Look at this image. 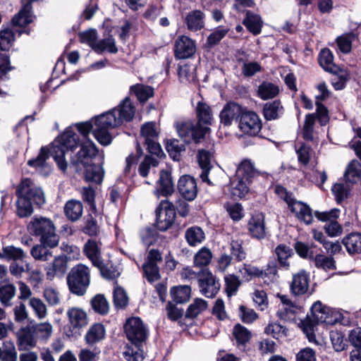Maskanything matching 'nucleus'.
Returning a JSON list of instances; mask_svg holds the SVG:
<instances>
[{"mask_svg":"<svg viewBox=\"0 0 361 361\" xmlns=\"http://www.w3.org/2000/svg\"><path fill=\"white\" fill-rule=\"evenodd\" d=\"M135 115V106L130 99L126 97L114 109L102 114L91 120L75 124L77 130L86 139L92 132L95 139L102 145H109L112 141L109 133L111 129L121 126L123 122H128Z\"/></svg>","mask_w":361,"mask_h":361,"instance_id":"nucleus-1","label":"nucleus"},{"mask_svg":"<svg viewBox=\"0 0 361 361\" xmlns=\"http://www.w3.org/2000/svg\"><path fill=\"white\" fill-rule=\"evenodd\" d=\"M79 144V136L72 126L68 127L65 131L57 137L49 147H42L38 156L28 161L27 164L35 168H42L49 155L54 159L59 169L66 172L68 163L65 158L66 153L73 149Z\"/></svg>","mask_w":361,"mask_h":361,"instance_id":"nucleus-2","label":"nucleus"},{"mask_svg":"<svg viewBox=\"0 0 361 361\" xmlns=\"http://www.w3.org/2000/svg\"><path fill=\"white\" fill-rule=\"evenodd\" d=\"M98 152L96 145L89 139L85 140L81 142L80 149L71 156L69 166L78 173L85 171L87 182L100 184L104 178V169L100 165L92 163Z\"/></svg>","mask_w":361,"mask_h":361,"instance_id":"nucleus-3","label":"nucleus"},{"mask_svg":"<svg viewBox=\"0 0 361 361\" xmlns=\"http://www.w3.org/2000/svg\"><path fill=\"white\" fill-rule=\"evenodd\" d=\"M18 200L16 213L20 218L28 217L33 213V204L41 207L45 203V196L42 188L30 178L21 180L16 190Z\"/></svg>","mask_w":361,"mask_h":361,"instance_id":"nucleus-4","label":"nucleus"},{"mask_svg":"<svg viewBox=\"0 0 361 361\" xmlns=\"http://www.w3.org/2000/svg\"><path fill=\"white\" fill-rule=\"evenodd\" d=\"M124 330L128 339L135 345L136 350L128 348L124 353L128 361H139L142 359L139 353L140 346L145 341L148 336V330L139 317H131L127 319Z\"/></svg>","mask_w":361,"mask_h":361,"instance_id":"nucleus-5","label":"nucleus"},{"mask_svg":"<svg viewBox=\"0 0 361 361\" xmlns=\"http://www.w3.org/2000/svg\"><path fill=\"white\" fill-rule=\"evenodd\" d=\"M27 230L32 235L39 237L44 245L53 248L59 244V237L56 233V227L49 219L34 216L27 225Z\"/></svg>","mask_w":361,"mask_h":361,"instance_id":"nucleus-6","label":"nucleus"},{"mask_svg":"<svg viewBox=\"0 0 361 361\" xmlns=\"http://www.w3.org/2000/svg\"><path fill=\"white\" fill-rule=\"evenodd\" d=\"M258 175L253 164L250 160H243L238 166L236 177L231 180V194L233 198H242L249 191V185Z\"/></svg>","mask_w":361,"mask_h":361,"instance_id":"nucleus-7","label":"nucleus"},{"mask_svg":"<svg viewBox=\"0 0 361 361\" xmlns=\"http://www.w3.org/2000/svg\"><path fill=\"white\" fill-rule=\"evenodd\" d=\"M90 269L79 264L73 267L67 276V284L70 291L77 295H83L90 285Z\"/></svg>","mask_w":361,"mask_h":361,"instance_id":"nucleus-8","label":"nucleus"},{"mask_svg":"<svg viewBox=\"0 0 361 361\" xmlns=\"http://www.w3.org/2000/svg\"><path fill=\"white\" fill-rule=\"evenodd\" d=\"M175 126L178 135L185 143L188 144L192 142H199L201 139L204 138L207 131L209 130L208 127L190 120L177 122Z\"/></svg>","mask_w":361,"mask_h":361,"instance_id":"nucleus-9","label":"nucleus"},{"mask_svg":"<svg viewBox=\"0 0 361 361\" xmlns=\"http://www.w3.org/2000/svg\"><path fill=\"white\" fill-rule=\"evenodd\" d=\"M176 212L173 204L168 200H161L156 210V225L161 231H165L173 224Z\"/></svg>","mask_w":361,"mask_h":361,"instance_id":"nucleus-10","label":"nucleus"},{"mask_svg":"<svg viewBox=\"0 0 361 361\" xmlns=\"http://www.w3.org/2000/svg\"><path fill=\"white\" fill-rule=\"evenodd\" d=\"M197 281L201 293L207 298L214 297L220 289L219 280L207 268L199 271Z\"/></svg>","mask_w":361,"mask_h":361,"instance_id":"nucleus-11","label":"nucleus"},{"mask_svg":"<svg viewBox=\"0 0 361 361\" xmlns=\"http://www.w3.org/2000/svg\"><path fill=\"white\" fill-rule=\"evenodd\" d=\"M262 126V121L255 112L243 109L238 120V127L244 134L256 136Z\"/></svg>","mask_w":361,"mask_h":361,"instance_id":"nucleus-12","label":"nucleus"},{"mask_svg":"<svg viewBox=\"0 0 361 361\" xmlns=\"http://www.w3.org/2000/svg\"><path fill=\"white\" fill-rule=\"evenodd\" d=\"M310 274L305 270H300L293 275L290 285V292L295 296L311 295L310 291Z\"/></svg>","mask_w":361,"mask_h":361,"instance_id":"nucleus-13","label":"nucleus"},{"mask_svg":"<svg viewBox=\"0 0 361 361\" xmlns=\"http://www.w3.org/2000/svg\"><path fill=\"white\" fill-rule=\"evenodd\" d=\"M68 258L64 255L55 257L44 268L47 279L52 281L55 277H63L68 270Z\"/></svg>","mask_w":361,"mask_h":361,"instance_id":"nucleus-14","label":"nucleus"},{"mask_svg":"<svg viewBox=\"0 0 361 361\" xmlns=\"http://www.w3.org/2000/svg\"><path fill=\"white\" fill-rule=\"evenodd\" d=\"M196 51L195 43L187 36L178 37L175 42V56L180 59L191 57Z\"/></svg>","mask_w":361,"mask_h":361,"instance_id":"nucleus-15","label":"nucleus"},{"mask_svg":"<svg viewBox=\"0 0 361 361\" xmlns=\"http://www.w3.org/2000/svg\"><path fill=\"white\" fill-rule=\"evenodd\" d=\"M178 190L181 196L188 201L193 200L197 194L195 178L189 175L182 176L178 181Z\"/></svg>","mask_w":361,"mask_h":361,"instance_id":"nucleus-16","label":"nucleus"},{"mask_svg":"<svg viewBox=\"0 0 361 361\" xmlns=\"http://www.w3.org/2000/svg\"><path fill=\"white\" fill-rule=\"evenodd\" d=\"M12 23V28L7 27L0 30V50H9L15 41L16 34L20 36L25 32L23 29L20 28L25 25L20 26L15 25L13 22Z\"/></svg>","mask_w":361,"mask_h":361,"instance_id":"nucleus-17","label":"nucleus"},{"mask_svg":"<svg viewBox=\"0 0 361 361\" xmlns=\"http://www.w3.org/2000/svg\"><path fill=\"white\" fill-rule=\"evenodd\" d=\"M243 109L235 102H228L219 114L221 123L225 126H230L235 118H240Z\"/></svg>","mask_w":361,"mask_h":361,"instance_id":"nucleus-18","label":"nucleus"},{"mask_svg":"<svg viewBox=\"0 0 361 361\" xmlns=\"http://www.w3.org/2000/svg\"><path fill=\"white\" fill-rule=\"evenodd\" d=\"M37 342L32 326L23 327L18 331L17 344L19 350H25L34 348Z\"/></svg>","mask_w":361,"mask_h":361,"instance_id":"nucleus-19","label":"nucleus"},{"mask_svg":"<svg viewBox=\"0 0 361 361\" xmlns=\"http://www.w3.org/2000/svg\"><path fill=\"white\" fill-rule=\"evenodd\" d=\"M158 183L159 186L155 190V195L158 198L161 196L166 197L174 192V183L171 173L168 171H161Z\"/></svg>","mask_w":361,"mask_h":361,"instance_id":"nucleus-20","label":"nucleus"},{"mask_svg":"<svg viewBox=\"0 0 361 361\" xmlns=\"http://www.w3.org/2000/svg\"><path fill=\"white\" fill-rule=\"evenodd\" d=\"M280 300L281 304L279 307L277 316L283 320L293 319L300 308V306L293 303L286 295H281Z\"/></svg>","mask_w":361,"mask_h":361,"instance_id":"nucleus-21","label":"nucleus"},{"mask_svg":"<svg viewBox=\"0 0 361 361\" xmlns=\"http://www.w3.org/2000/svg\"><path fill=\"white\" fill-rule=\"evenodd\" d=\"M212 154L211 152L204 149L199 150L197 154V161L202 170L200 177L202 182H205L208 185H214L208 178L209 173L212 168Z\"/></svg>","mask_w":361,"mask_h":361,"instance_id":"nucleus-22","label":"nucleus"},{"mask_svg":"<svg viewBox=\"0 0 361 361\" xmlns=\"http://www.w3.org/2000/svg\"><path fill=\"white\" fill-rule=\"evenodd\" d=\"M205 15L200 10H193L188 13L184 18V23L188 30L197 32L204 27Z\"/></svg>","mask_w":361,"mask_h":361,"instance_id":"nucleus-23","label":"nucleus"},{"mask_svg":"<svg viewBox=\"0 0 361 361\" xmlns=\"http://www.w3.org/2000/svg\"><path fill=\"white\" fill-rule=\"evenodd\" d=\"M71 328L73 330H79L85 326L87 322L86 312L79 307H71L67 311Z\"/></svg>","mask_w":361,"mask_h":361,"instance_id":"nucleus-24","label":"nucleus"},{"mask_svg":"<svg viewBox=\"0 0 361 361\" xmlns=\"http://www.w3.org/2000/svg\"><path fill=\"white\" fill-rule=\"evenodd\" d=\"M288 208L291 212L294 213L298 219L306 224H310L312 222L313 216L311 208L306 204L294 200Z\"/></svg>","mask_w":361,"mask_h":361,"instance_id":"nucleus-25","label":"nucleus"},{"mask_svg":"<svg viewBox=\"0 0 361 361\" xmlns=\"http://www.w3.org/2000/svg\"><path fill=\"white\" fill-rule=\"evenodd\" d=\"M247 226L248 231L253 238L262 239L265 237V225L262 214H257L252 216Z\"/></svg>","mask_w":361,"mask_h":361,"instance_id":"nucleus-26","label":"nucleus"},{"mask_svg":"<svg viewBox=\"0 0 361 361\" xmlns=\"http://www.w3.org/2000/svg\"><path fill=\"white\" fill-rule=\"evenodd\" d=\"M342 244L350 255L361 253V233L352 232L342 239Z\"/></svg>","mask_w":361,"mask_h":361,"instance_id":"nucleus-27","label":"nucleus"},{"mask_svg":"<svg viewBox=\"0 0 361 361\" xmlns=\"http://www.w3.org/2000/svg\"><path fill=\"white\" fill-rule=\"evenodd\" d=\"M283 113L284 109L280 100L268 102L264 105L263 115L267 121L278 119L283 116Z\"/></svg>","mask_w":361,"mask_h":361,"instance_id":"nucleus-28","label":"nucleus"},{"mask_svg":"<svg viewBox=\"0 0 361 361\" xmlns=\"http://www.w3.org/2000/svg\"><path fill=\"white\" fill-rule=\"evenodd\" d=\"M83 252L92 264H99L101 259V247L94 239H89L84 245Z\"/></svg>","mask_w":361,"mask_h":361,"instance_id":"nucleus-29","label":"nucleus"},{"mask_svg":"<svg viewBox=\"0 0 361 361\" xmlns=\"http://www.w3.org/2000/svg\"><path fill=\"white\" fill-rule=\"evenodd\" d=\"M105 333L106 331L103 324H94L87 331L85 340L89 345H93L104 338Z\"/></svg>","mask_w":361,"mask_h":361,"instance_id":"nucleus-30","label":"nucleus"},{"mask_svg":"<svg viewBox=\"0 0 361 361\" xmlns=\"http://www.w3.org/2000/svg\"><path fill=\"white\" fill-rule=\"evenodd\" d=\"M243 24L253 35H257L261 32L262 21L259 16L251 11H247Z\"/></svg>","mask_w":361,"mask_h":361,"instance_id":"nucleus-31","label":"nucleus"},{"mask_svg":"<svg viewBox=\"0 0 361 361\" xmlns=\"http://www.w3.org/2000/svg\"><path fill=\"white\" fill-rule=\"evenodd\" d=\"M185 238L189 245L196 246L204 240L205 234L200 227L194 226L185 231Z\"/></svg>","mask_w":361,"mask_h":361,"instance_id":"nucleus-32","label":"nucleus"},{"mask_svg":"<svg viewBox=\"0 0 361 361\" xmlns=\"http://www.w3.org/2000/svg\"><path fill=\"white\" fill-rule=\"evenodd\" d=\"M319 63L322 68L327 72H336L338 66L334 63V55L327 48L323 49L319 54Z\"/></svg>","mask_w":361,"mask_h":361,"instance_id":"nucleus-33","label":"nucleus"},{"mask_svg":"<svg viewBox=\"0 0 361 361\" xmlns=\"http://www.w3.org/2000/svg\"><path fill=\"white\" fill-rule=\"evenodd\" d=\"M83 207L80 202L69 200L64 207L66 217L72 221H77L82 214Z\"/></svg>","mask_w":361,"mask_h":361,"instance_id":"nucleus-34","label":"nucleus"},{"mask_svg":"<svg viewBox=\"0 0 361 361\" xmlns=\"http://www.w3.org/2000/svg\"><path fill=\"white\" fill-rule=\"evenodd\" d=\"M94 267L99 269L102 276L106 279H116L120 275L118 267L111 261L104 262L100 260L99 264H95Z\"/></svg>","mask_w":361,"mask_h":361,"instance_id":"nucleus-35","label":"nucleus"},{"mask_svg":"<svg viewBox=\"0 0 361 361\" xmlns=\"http://www.w3.org/2000/svg\"><path fill=\"white\" fill-rule=\"evenodd\" d=\"M18 353L13 341L8 340L0 347V361H17Z\"/></svg>","mask_w":361,"mask_h":361,"instance_id":"nucleus-36","label":"nucleus"},{"mask_svg":"<svg viewBox=\"0 0 361 361\" xmlns=\"http://www.w3.org/2000/svg\"><path fill=\"white\" fill-rule=\"evenodd\" d=\"M196 114L197 117V123L200 125L211 124L212 114L210 106L204 102H199L196 106Z\"/></svg>","mask_w":361,"mask_h":361,"instance_id":"nucleus-37","label":"nucleus"},{"mask_svg":"<svg viewBox=\"0 0 361 361\" xmlns=\"http://www.w3.org/2000/svg\"><path fill=\"white\" fill-rule=\"evenodd\" d=\"M361 176V164L357 160L352 161L348 166L344 173L346 182L355 183L358 181Z\"/></svg>","mask_w":361,"mask_h":361,"instance_id":"nucleus-38","label":"nucleus"},{"mask_svg":"<svg viewBox=\"0 0 361 361\" xmlns=\"http://www.w3.org/2000/svg\"><path fill=\"white\" fill-rule=\"evenodd\" d=\"M279 92V87L270 82H263L257 90V95L264 100L275 97Z\"/></svg>","mask_w":361,"mask_h":361,"instance_id":"nucleus-39","label":"nucleus"},{"mask_svg":"<svg viewBox=\"0 0 361 361\" xmlns=\"http://www.w3.org/2000/svg\"><path fill=\"white\" fill-rule=\"evenodd\" d=\"M333 75L331 78L332 86L336 90H341L345 88L349 79V74L346 70L338 68L336 72H331Z\"/></svg>","mask_w":361,"mask_h":361,"instance_id":"nucleus-40","label":"nucleus"},{"mask_svg":"<svg viewBox=\"0 0 361 361\" xmlns=\"http://www.w3.org/2000/svg\"><path fill=\"white\" fill-rule=\"evenodd\" d=\"M16 287L11 283H0V302L5 307L12 305L11 300L16 295Z\"/></svg>","mask_w":361,"mask_h":361,"instance_id":"nucleus-41","label":"nucleus"},{"mask_svg":"<svg viewBox=\"0 0 361 361\" xmlns=\"http://www.w3.org/2000/svg\"><path fill=\"white\" fill-rule=\"evenodd\" d=\"M130 91L135 94L140 102H145L154 94V89L142 84H136L130 87Z\"/></svg>","mask_w":361,"mask_h":361,"instance_id":"nucleus-42","label":"nucleus"},{"mask_svg":"<svg viewBox=\"0 0 361 361\" xmlns=\"http://www.w3.org/2000/svg\"><path fill=\"white\" fill-rule=\"evenodd\" d=\"M191 289L188 286L173 287L171 290V295L176 303H184L189 300Z\"/></svg>","mask_w":361,"mask_h":361,"instance_id":"nucleus-43","label":"nucleus"},{"mask_svg":"<svg viewBox=\"0 0 361 361\" xmlns=\"http://www.w3.org/2000/svg\"><path fill=\"white\" fill-rule=\"evenodd\" d=\"M314 263L317 269L326 271L335 270L336 269V262L332 257L326 256L322 254H317L314 258Z\"/></svg>","mask_w":361,"mask_h":361,"instance_id":"nucleus-44","label":"nucleus"},{"mask_svg":"<svg viewBox=\"0 0 361 361\" xmlns=\"http://www.w3.org/2000/svg\"><path fill=\"white\" fill-rule=\"evenodd\" d=\"M47 247L49 246L41 245H36L33 246L30 250L32 257L38 261L47 262L52 257V252Z\"/></svg>","mask_w":361,"mask_h":361,"instance_id":"nucleus-45","label":"nucleus"},{"mask_svg":"<svg viewBox=\"0 0 361 361\" xmlns=\"http://www.w3.org/2000/svg\"><path fill=\"white\" fill-rule=\"evenodd\" d=\"M37 341H47L52 334V326L48 322H44L32 326Z\"/></svg>","mask_w":361,"mask_h":361,"instance_id":"nucleus-46","label":"nucleus"},{"mask_svg":"<svg viewBox=\"0 0 361 361\" xmlns=\"http://www.w3.org/2000/svg\"><path fill=\"white\" fill-rule=\"evenodd\" d=\"M94 51L98 54H102L104 51H107L111 54H116L118 51V49L116 46L115 39L112 37H110L97 41Z\"/></svg>","mask_w":361,"mask_h":361,"instance_id":"nucleus-47","label":"nucleus"},{"mask_svg":"<svg viewBox=\"0 0 361 361\" xmlns=\"http://www.w3.org/2000/svg\"><path fill=\"white\" fill-rule=\"evenodd\" d=\"M113 302L116 309H123L128 304V296L126 290L120 286H116L113 292Z\"/></svg>","mask_w":361,"mask_h":361,"instance_id":"nucleus-48","label":"nucleus"},{"mask_svg":"<svg viewBox=\"0 0 361 361\" xmlns=\"http://www.w3.org/2000/svg\"><path fill=\"white\" fill-rule=\"evenodd\" d=\"M179 80L183 83L195 81V68L193 66L184 64L180 66L178 70Z\"/></svg>","mask_w":361,"mask_h":361,"instance_id":"nucleus-49","label":"nucleus"},{"mask_svg":"<svg viewBox=\"0 0 361 361\" xmlns=\"http://www.w3.org/2000/svg\"><path fill=\"white\" fill-rule=\"evenodd\" d=\"M229 28L224 26L216 27L207 37V44L209 47H212L218 44L221 40L227 35Z\"/></svg>","mask_w":361,"mask_h":361,"instance_id":"nucleus-50","label":"nucleus"},{"mask_svg":"<svg viewBox=\"0 0 361 361\" xmlns=\"http://www.w3.org/2000/svg\"><path fill=\"white\" fill-rule=\"evenodd\" d=\"M233 334L238 345H244L251 338V332L240 324L234 326Z\"/></svg>","mask_w":361,"mask_h":361,"instance_id":"nucleus-51","label":"nucleus"},{"mask_svg":"<svg viewBox=\"0 0 361 361\" xmlns=\"http://www.w3.org/2000/svg\"><path fill=\"white\" fill-rule=\"evenodd\" d=\"M207 302L201 298H197L190 304L185 312V317L188 318H195L202 311L207 309Z\"/></svg>","mask_w":361,"mask_h":361,"instance_id":"nucleus-52","label":"nucleus"},{"mask_svg":"<svg viewBox=\"0 0 361 361\" xmlns=\"http://www.w3.org/2000/svg\"><path fill=\"white\" fill-rule=\"evenodd\" d=\"M212 258V253L209 249L204 247L201 248L194 257V264L196 267L207 266Z\"/></svg>","mask_w":361,"mask_h":361,"instance_id":"nucleus-53","label":"nucleus"},{"mask_svg":"<svg viewBox=\"0 0 361 361\" xmlns=\"http://www.w3.org/2000/svg\"><path fill=\"white\" fill-rule=\"evenodd\" d=\"M29 305L35 312V316L39 319H44L47 315V309L44 302L37 298H32L29 300Z\"/></svg>","mask_w":361,"mask_h":361,"instance_id":"nucleus-54","label":"nucleus"},{"mask_svg":"<svg viewBox=\"0 0 361 361\" xmlns=\"http://www.w3.org/2000/svg\"><path fill=\"white\" fill-rule=\"evenodd\" d=\"M92 309L100 314H106L109 312V306L106 299L102 295H97L91 300Z\"/></svg>","mask_w":361,"mask_h":361,"instance_id":"nucleus-55","label":"nucleus"},{"mask_svg":"<svg viewBox=\"0 0 361 361\" xmlns=\"http://www.w3.org/2000/svg\"><path fill=\"white\" fill-rule=\"evenodd\" d=\"M276 255H277L279 264L286 269H288L289 264L287 259L292 255V250L286 245H279L275 249Z\"/></svg>","mask_w":361,"mask_h":361,"instance_id":"nucleus-56","label":"nucleus"},{"mask_svg":"<svg viewBox=\"0 0 361 361\" xmlns=\"http://www.w3.org/2000/svg\"><path fill=\"white\" fill-rule=\"evenodd\" d=\"M316 117L314 114H307L305 117V124L302 128V137L306 141L314 140V125Z\"/></svg>","mask_w":361,"mask_h":361,"instance_id":"nucleus-57","label":"nucleus"},{"mask_svg":"<svg viewBox=\"0 0 361 361\" xmlns=\"http://www.w3.org/2000/svg\"><path fill=\"white\" fill-rule=\"evenodd\" d=\"M166 149L173 160H178L180 153L185 150V146L178 140H171L167 142Z\"/></svg>","mask_w":361,"mask_h":361,"instance_id":"nucleus-58","label":"nucleus"},{"mask_svg":"<svg viewBox=\"0 0 361 361\" xmlns=\"http://www.w3.org/2000/svg\"><path fill=\"white\" fill-rule=\"evenodd\" d=\"M142 269L144 275L149 283L157 281L160 279L159 269L157 264L146 262Z\"/></svg>","mask_w":361,"mask_h":361,"instance_id":"nucleus-59","label":"nucleus"},{"mask_svg":"<svg viewBox=\"0 0 361 361\" xmlns=\"http://www.w3.org/2000/svg\"><path fill=\"white\" fill-rule=\"evenodd\" d=\"M141 136L143 137L144 141H151L154 139H158L159 133L155 127V123L147 122L142 126Z\"/></svg>","mask_w":361,"mask_h":361,"instance_id":"nucleus-60","label":"nucleus"},{"mask_svg":"<svg viewBox=\"0 0 361 361\" xmlns=\"http://www.w3.org/2000/svg\"><path fill=\"white\" fill-rule=\"evenodd\" d=\"M159 161L157 158L151 156H146L144 160L140 164L138 171L142 177H146L152 168L159 165Z\"/></svg>","mask_w":361,"mask_h":361,"instance_id":"nucleus-61","label":"nucleus"},{"mask_svg":"<svg viewBox=\"0 0 361 361\" xmlns=\"http://www.w3.org/2000/svg\"><path fill=\"white\" fill-rule=\"evenodd\" d=\"M286 328L279 323H271L264 329L265 334L271 335L276 339L286 336Z\"/></svg>","mask_w":361,"mask_h":361,"instance_id":"nucleus-62","label":"nucleus"},{"mask_svg":"<svg viewBox=\"0 0 361 361\" xmlns=\"http://www.w3.org/2000/svg\"><path fill=\"white\" fill-rule=\"evenodd\" d=\"M353 36L350 35H341L336 38V44L338 51L347 54L351 51Z\"/></svg>","mask_w":361,"mask_h":361,"instance_id":"nucleus-63","label":"nucleus"},{"mask_svg":"<svg viewBox=\"0 0 361 361\" xmlns=\"http://www.w3.org/2000/svg\"><path fill=\"white\" fill-rule=\"evenodd\" d=\"M224 280L226 283V291L228 296L235 295L240 285V281L238 277L233 274H230L226 276Z\"/></svg>","mask_w":361,"mask_h":361,"instance_id":"nucleus-64","label":"nucleus"}]
</instances>
